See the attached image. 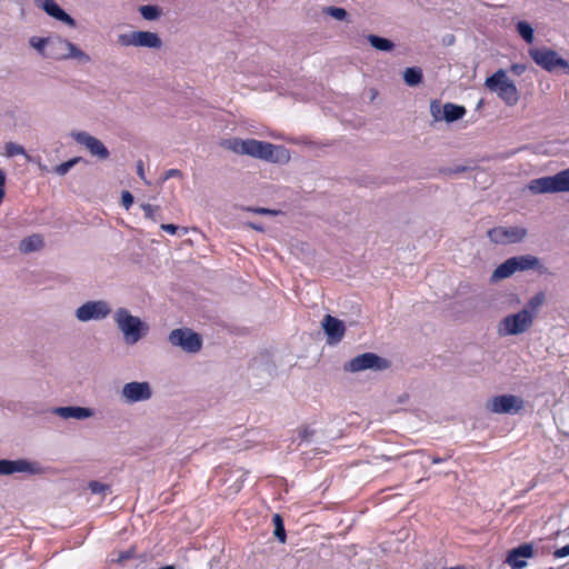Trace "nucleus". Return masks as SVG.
<instances>
[{
    "label": "nucleus",
    "instance_id": "nucleus-1",
    "mask_svg": "<svg viewBox=\"0 0 569 569\" xmlns=\"http://www.w3.org/2000/svg\"><path fill=\"white\" fill-rule=\"evenodd\" d=\"M221 147L237 154L249 156L272 163L284 164L290 161V152L286 147L267 141L233 137L222 140Z\"/></svg>",
    "mask_w": 569,
    "mask_h": 569
},
{
    "label": "nucleus",
    "instance_id": "nucleus-2",
    "mask_svg": "<svg viewBox=\"0 0 569 569\" xmlns=\"http://www.w3.org/2000/svg\"><path fill=\"white\" fill-rule=\"evenodd\" d=\"M113 321L122 333L127 345H136L148 332V325L139 317L133 316L127 308H118L113 312Z\"/></svg>",
    "mask_w": 569,
    "mask_h": 569
},
{
    "label": "nucleus",
    "instance_id": "nucleus-3",
    "mask_svg": "<svg viewBox=\"0 0 569 569\" xmlns=\"http://www.w3.org/2000/svg\"><path fill=\"white\" fill-rule=\"evenodd\" d=\"M485 86L490 91L496 92L509 107L516 106L519 101V91L513 81L508 79L503 69H499L488 77L485 81Z\"/></svg>",
    "mask_w": 569,
    "mask_h": 569
},
{
    "label": "nucleus",
    "instance_id": "nucleus-4",
    "mask_svg": "<svg viewBox=\"0 0 569 569\" xmlns=\"http://www.w3.org/2000/svg\"><path fill=\"white\" fill-rule=\"evenodd\" d=\"M527 188L533 194L569 192V168L555 176L532 179Z\"/></svg>",
    "mask_w": 569,
    "mask_h": 569
},
{
    "label": "nucleus",
    "instance_id": "nucleus-5",
    "mask_svg": "<svg viewBox=\"0 0 569 569\" xmlns=\"http://www.w3.org/2000/svg\"><path fill=\"white\" fill-rule=\"evenodd\" d=\"M47 57L54 60L76 59L82 63L91 61L88 53L79 49L74 43L62 39L61 37H50V46Z\"/></svg>",
    "mask_w": 569,
    "mask_h": 569
},
{
    "label": "nucleus",
    "instance_id": "nucleus-6",
    "mask_svg": "<svg viewBox=\"0 0 569 569\" xmlns=\"http://www.w3.org/2000/svg\"><path fill=\"white\" fill-rule=\"evenodd\" d=\"M533 315L521 309L516 313L503 317L497 326V331L501 337L519 336L527 332L533 326Z\"/></svg>",
    "mask_w": 569,
    "mask_h": 569
},
{
    "label": "nucleus",
    "instance_id": "nucleus-7",
    "mask_svg": "<svg viewBox=\"0 0 569 569\" xmlns=\"http://www.w3.org/2000/svg\"><path fill=\"white\" fill-rule=\"evenodd\" d=\"M390 367V361L373 352L361 353L345 363L343 370L356 373L365 370L382 371Z\"/></svg>",
    "mask_w": 569,
    "mask_h": 569
},
{
    "label": "nucleus",
    "instance_id": "nucleus-8",
    "mask_svg": "<svg viewBox=\"0 0 569 569\" xmlns=\"http://www.w3.org/2000/svg\"><path fill=\"white\" fill-rule=\"evenodd\" d=\"M529 56L537 66L548 72H555L556 70L561 69L566 73H569V62L552 49L531 48L529 49Z\"/></svg>",
    "mask_w": 569,
    "mask_h": 569
},
{
    "label": "nucleus",
    "instance_id": "nucleus-9",
    "mask_svg": "<svg viewBox=\"0 0 569 569\" xmlns=\"http://www.w3.org/2000/svg\"><path fill=\"white\" fill-rule=\"evenodd\" d=\"M168 341L187 353H197L202 348V338L190 328H177L170 331Z\"/></svg>",
    "mask_w": 569,
    "mask_h": 569
},
{
    "label": "nucleus",
    "instance_id": "nucleus-10",
    "mask_svg": "<svg viewBox=\"0 0 569 569\" xmlns=\"http://www.w3.org/2000/svg\"><path fill=\"white\" fill-rule=\"evenodd\" d=\"M118 43L121 47L160 49L162 40L157 32L151 31H131L118 36Z\"/></svg>",
    "mask_w": 569,
    "mask_h": 569
},
{
    "label": "nucleus",
    "instance_id": "nucleus-11",
    "mask_svg": "<svg viewBox=\"0 0 569 569\" xmlns=\"http://www.w3.org/2000/svg\"><path fill=\"white\" fill-rule=\"evenodd\" d=\"M112 313L110 303L106 300H89L78 307L74 317L80 322L101 321Z\"/></svg>",
    "mask_w": 569,
    "mask_h": 569
},
{
    "label": "nucleus",
    "instance_id": "nucleus-12",
    "mask_svg": "<svg viewBox=\"0 0 569 569\" xmlns=\"http://www.w3.org/2000/svg\"><path fill=\"white\" fill-rule=\"evenodd\" d=\"M153 392L148 381H131L123 385L120 400L127 405L143 402L151 399Z\"/></svg>",
    "mask_w": 569,
    "mask_h": 569
},
{
    "label": "nucleus",
    "instance_id": "nucleus-13",
    "mask_svg": "<svg viewBox=\"0 0 569 569\" xmlns=\"http://www.w3.org/2000/svg\"><path fill=\"white\" fill-rule=\"evenodd\" d=\"M523 400L513 395L496 396L488 400L486 408L499 415H515L523 408Z\"/></svg>",
    "mask_w": 569,
    "mask_h": 569
},
{
    "label": "nucleus",
    "instance_id": "nucleus-14",
    "mask_svg": "<svg viewBox=\"0 0 569 569\" xmlns=\"http://www.w3.org/2000/svg\"><path fill=\"white\" fill-rule=\"evenodd\" d=\"M527 233V229L522 227H496L489 229L487 236L493 243L509 244L522 241Z\"/></svg>",
    "mask_w": 569,
    "mask_h": 569
},
{
    "label": "nucleus",
    "instance_id": "nucleus-15",
    "mask_svg": "<svg viewBox=\"0 0 569 569\" xmlns=\"http://www.w3.org/2000/svg\"><path fill=\"white\" fill-rule=\"evenodd\" d=\"M70 136L76 142L83 146L91 156L97 157L100 160H106L109 158L110 152L102 143V141L91 136L87 131H72Z\"/></svg>",
    "mask_w": 569,
    "mask_h": 569
},
{
    "label": "nucleus",
    "instance_id": "nucleus-16",
    "mask_svg": "<svg viewBox=\"0 0 569 569\" xmlns=\"http://www.w3.org/2000/svg\"><path fill=\"white\" fill-rule=\"evenodd\" d=\"M40 471L41 468L37 462H31L27 459H0V476H10L13 473L36 475Z\"/></svg>",
    "mask_w": 569,
    "mask_h": 569
},
{
    "label": "nucleus",
    "instance_id": "nucleus-17",
    "mask_svg": "<svg viewBox=\"0 0 569 569\" xmlns=\"http://www.w3.org/2000/svg\"><path fill=\"white\" fill-rule=\"evenodd\" d=\"M321 327L327 336V343L328 345H337L339 343L346 332V326L343 321L339 320L338 318L327 315L323 317L321 321Z\"/></svg>",
    "mask_w": 569,
    "mask_h": 569
},
{
    "label": "nucleus",
    "instance_id": "nucleus-18",
    "mask_svg": "<svg viewBox=\"0 0 569 569\" xmlns=\"http://www.w3.org/2000/svg\"><path fill=\"white\" fill-rule=\"evenodd\" d=\"M535 550L532 543H523L517 548L511 549L507 556V563L512 569H522L527 566L526 559L532 558Z\"/></svg>",
    "mask_w": 569,
    "mask_h": 569
},
{
    "label": "nucleus",
    "instance_id": "nucleus-19",
    "mask_svg": "<svg viewBox=\"0 0 569 569\" xmlns=\"http://www.w3.org/2000/svg\"><path fill=\"white\" fill-rule=\"evenodd\" d=\"M51 413L62 419H76L86 420L94 416V410L87 407L68 406V407H54L51 409Z\"/></svg>",
    "mask_w": 569,
    "mask_h": 569
},
{
    "label": "nucleus",
    "instance_id": "nucleus-20",
    "mask_svg": "<svg viewBox=\"0 0 569 569\" xmlns=\"http://www.w3.org/2000/svg\"><path fill=\"white\" fill-rule=\"evenodd\" d=\"M511 260L513 262L516 272L517 271H528V270H536L540 274H547L549 273L548 268H546L540 259L532 254H523V256H516L511 257Z\"/></svg>",
    "mask_w": 569,
    "mask_h": 569
},
{
    "label": "nucleus",
    "instance_id": "nucleus-21",
    "mask_svg": "<svg viewBox=\"0 0 569 569\" xmlns=\"http://www.w3.org/2000/svg\"><path fill=\"white\" fill-rule=\"evenodd\" d=\"M38 6L50 17L74 28L76 20L68 14L54 0H38Z\"/></svg>",
    "mask_w": 569,
    "mask_h": 569
},
{
    "label": "nucleus",
    "instance_id": "nucleus-22",
    "mask_svg": "<svg viewBox=\"0 0 569 569\" xmlns=\"http://www.w3.org/2000/svg\"><path fill=\"white\" fill-rule=\"evenodd\" d=\"M516 272L511 258L499 264L491 273L490 281L498 282L511 277Z\"/></svg>",
    "mask_w": 569,
    "mask_h": 569
},
{
    "label": "nucleus",
    "instance_id": "nucleus-23",
    "mask_svg": "<svg viewBox=\"0 0 569 569\" xmlns=\"http://www.w3.org/2000/svg\"><path fill=\"white\" fill-rule=\"evenodd\" d=\"M43 239L40 234H31L21 240L19 250L22 253H31L43 248Z\"/></svg>",
    "mask_w": 569,
    "mask_h": 569
},
{
    "label": "nucleus",
    "instance_id": "nucleus-24",
    "mask_svg": "<svg viewBox=\"0 0 569 569\" xmlns=\"http://www.w3.org/2000/svg\"><path fill=\"white\" fill-rule=\"evenodd\" d=\"M466 114V109L462 106L447 102L443 104V120L453 122L461 119Z\"/></svg>",
    "mask_w": 569,
    "mask_h": 569
},
{
    "label": "nucleus",
    "instance_id": "nucleus-25",
    "mask_svg": "<svg viewBox=\"0 0 569 569\" xmlns=\"http://www.w3.org/2000/svg\"><path fill=\"white\" fill-rule=\"evenodd\" d=\"M546 301V295L542 291L535 293L527 302V305L522 308V310H527L530 315H533V320L538 317L539 310Z\"/></svg>",
    "mask_w": 569,
    "mask_h": 569
},
{
    "label": "nucleus",
    "instance_id": "nucleus-26",
    "mask_svg": "<svg viewBox=\"0 0 569 569\" xmlns=\"http://www.w3.org/2000/svg\"><path fill=\"white\" fill-rule=\"evenodd\" d=\"M367 39H368L369 43L371 44V47H373L376 50H379V51L389 52V51L393 50V48H395V43L387 38H382V37L376 36V34H369L367 37Z\"/></svg>",
    "mask_w": 569,
    "mask_h": 569
},
{
    "label": "nucleus",
    "instance_id": "nucleus-27",
    "mask_svg": "<svg viewBox=\"0 0 569 569\" xmlns=\"http://www.w3.org/2000/svg\"><path fill=\"white\" fill-rule=\"evenodd\" d=\"M403 80L410 87H416L422 82V71L420 68H407L403 72Z\"/></svg>",
    "mask_w": 569,
    "mask_h": 569
},
{
    "label": "nucleus",
    "instance_id": "nucleus-28",
    "mask_svg": "<svg viewBox=\"0 0 569 569\" xmlns=\"http://www.w3.org/2000/svg\"><path fill=\"white\" fill-rule=\"evenodd\" d=\"M139 12L144 20L154 21L161 16V9L157 6L146 4L139 8Z\"/></svg>",
    "mask_w": 569,
    "mask_h": 569
},
{
    "label": "nucleus",
    "instance_id": "nucleus-29",
    "mask_svg": "<svg viewBox=\"0 0 569 569\" xmlns=\"http://www.w3.org/2000/svg\"><path fill=\"white\" fill-rule=\"evenodd\" d=\"M272 522L274 525V531H273L274 537L281 543H284L287 536H286L284 525H283V520H282L281 516L279 513H274L272 517Z\"/></svg>",
    "mask_w": 569,
    "mask_h": 569
},
{
    "label": "nucleus",
    "instance_id": "nucleus-30",
    "mask_svg": "<svg viewBox=\"0 0 569 569\" xmlns=\"http://www.w3.org/2000/svg\"><path fill=\"white\" fill-rule=\"evenodd\" d=\"M556 421L559 430L563 435L569 436V408L561 409L556 417Z\"/></svg>",
    "mask_w": 569,
    "mask_h": 569
},
{
    "label": "nucleus",
    "instance_id": "nucleus-31",
    "mask_svg": "<svg viewBox=\"0 0 569 569\" xmlns=\"http://www.w3.org/2000/svg\"><path fill=\"white\" fill-rule=\"evenodd\" d=\"M82 161L81 157H74L66 162H62L53 168V172L62 177L67 174L77 163Z\"/></svg>",
    "mask_w": 569,
    "mask_h": 569
},
{
    "label": "nucleus",
    "instance_id": "nucleus-32",
    "mask_svg": "<svg viewBox=\"0 0 569 569\" xmlns=\"http://www.w3.org/2000/svg\"><path fill=\"white\" fill-rule=\"evenodd\" d=\"M517 31L526 42L531 43L533 41V28L527 21H519Z\"/></svg>",
    "mask_w": 569,
    "mask_h": 569
},
{
    "label": "nucleus",
    "instance_id": "nucleus-33",
    "mask_svg": "<svg viewBox=\"0 0 569 569\" xmlns=\"http://www.w3.org/2000/svg\"><path fill=\"white\" fill-rule=\"evenodd\" d=\"M4 154L8 158H12V157H16V156H26L27 159H30L27 156L24 148L21 144L12 142V141L7 142L4 144Z\"/></svg>",
    "mask_w": 569,
    "mask_h": 569
},
{
    "label": "nucleus",
    "instance_id": "nucleus-34",
    "mask_svg": "<svg viewBox=\"0 0 569 569\" xmlns=\"http://www.w3.org/2000/svg\"><path fill=\"white\" fill-rule=\"evenodd\" d=\"M29 43L32 48L38 50L42 56L47 57V52H44V48L49 49L50 37L49 38L32 37V38H30Z\"/></svg>",
    "mask_w": 569,
    "mask_h": 569
},
{
    "label": "nucleus",
    "instance_id": "nucleus-35",
    "mask_svg": "<svg viewBox=\"0 0 569 569\" xmlns=\"http://www.w3.org/2000/svg\"><path fill=\"white\" fill-rule=\"evenodd\" d=\"M322 12L339 21L345 20L348 16L347 11L343 8L332 6L325 7L322 9Z\"/></svg>",
    "mask_w": 569,
    "mask_h": 569
},
{
    "label": "nucleus",
    "instance_id": "nucleus-36",
    "mask_svg": "<svg viewBox=\"0 0 569 569\" xmlns=\"http://www.w3.org/2000/svg\"><path fill=\"white\" fill-rule=\"evenodd\" d=\"M430 113L435 121L443 120V106L438 100H432L430 102Z\"/></svg>",
    "mask_w": 569,
    "mask_h": 569
},
{
    "label": "nucleus",
    "instance_id": "nucleus-37",
    "mask_svg": "<svg viewBox=\"0 0 569 569\" xmlns=\"http://www.w3.org/2000/svg\"><path fill=\"white\" fill-rule=\"evenodd\" d=\"M88 487L91 490V492L96 495H104L110 489L109 485L101 483L96 480L90 481Z\"/></svg>",
    "mask_w": 569,
    "mask_h": 569
},
{
    "label": "nucleus",
    "instance_id": "nucleus-38",
    "mask_svg": "<svg viewBox=\"0 0 569 569\" xmlns=\"http://www.w3.org/2000/svg\"><path fill=\"white\" fill-rule=\"evenodd\" d=\"M140 207L143 210L146 218L150 219L153 222L157 221L156 211H158V209H159L158 206H152V204H149V203H142Z\"/></svg>",
    "mask_w": 569,
    "mask_h": 569
},
{
    "label": "nucleus",
    "instance_id": "nucleus-39",
    "mask_svg": "<svg viewBox=\"0 0 569 569\" xmlns=\"http://www.w3.org/2000/svg\"><path fill=\"white\" fill-rule=\"evenodd\" d=\"M248 211H251V212H254V213H258V214H270V216H277L279 213V211L277 210H272V209H268V208H261V207H257V208H247Z\"/></svg>",
    "mask_w": 569,
    "mask_h": 569
},
{
    "label": "nucleus",
    "instance_id": "nucleus-40",
    "mask_svg": "<svg viewBox=\"0 0 569 569\" xmlns=\"http://www.w3.org/2000/svg\"><path fill=\"white\" fill-rule=\"evenodd\" d=\"M121 203L128 210L133 203V196L129 191H122Z\"/></svg>",
    "mask_w": 569,
    "mask_h": 569
},
{
    "label": "nucleus",
    "instance_id": "nucleus-41",
    "mask_svg": "<svg viewBox=\"0 0 569 569\" xmlns=\"http://www.w3.org/2000/svg\"><path fill=\"white\" fill-rule=\"evenodd\" d=\"M527 70V66L523 63H513L510 67V71L516 76H521Z\"/></svg>",
    "mask_w": 569,
    "mask_h": 569
},
{
    "label": "nucleus",
    "instance_id": "nucleus-42",
    "mask_svg": "<svg viewBox=\"0 0 569 569\" xmlns=\"http://www.w3.org/2000/svg\"><path fill=\"white\" fill-rule=\"evenodd\" d=\"M137 174L140 177V179L143 180L146 184H150V182L146 179L144 176V164L142 160L137 161Z\"/></svg>",
    "mask_w": 569,
    "mask_h": 569
},
{
    "label": "nucleus",
    "instance_id": "nucleus-43",
    "mask_svg": "<svg viewBox=\"0 0 569 569\" xmlns=\"http://www.w3.org/2000/svg\"><path fill=\"white\" fill-rule=\"evenodd\" d=\"M133 557V549H130V550H127V551H122L119 553L118 558H117V562L119 563H122L124 562L126 560L130 559Z\"/></svg>",
    "mask_w": 569,
    "mask_h": 569
},
{
    "label": "nucleus",
    "instance_id": "nucleus-44",
    "mask_svg": "<svg viewBox=\"0 0 569 569\" xmlns=\"http://www.w3.org/2000/svg\"><path fill=\"white\" fill-rule=\"evenodd\" d=\"M556 558H563L569 556V545H566L553 552Z\"/></svg>",
    "mask_w": 569,
    "mask_h": 569
},
{
    "label": "nucleus",
    "instance_id": "nucleus-45",
    "mask_svg": "<svg viewBox=\"0 0 569 569\" xmlns=\"http://www.w3.org/2000/svg\"><path fill=\"white\" fill-rule=\"evenodd\" d=\"M174 177L181 178L182 172L179 169H170V170L166 171L163 180H168V179L174 178Z\"/></svg>",
    "mask_w": 569,
    "mask_h": 569
},
{
    "label": "nucleus",
    "instance_id": "nucleus-46",
    "mask_svg": "<svg viewBox=\"0 0 569 569\" xmlns=\"http://www.w3.org/2000/svg\"><path fill=\"white\" fill-rule=\"evenodd\" d=\"M313 435V431L312 430H309L308 428H303L299 431V437L301 438V440H309Z\"/></svg>",
    "mask_w": 569,
    "mask_h": 569
},
{
    "label": "nucleus",
    "instance_id": "nucleus-47",
    "mask_svg": "<svg viewBox=\"0 0 569 569\" xmlns=\"http://www.w3.org/2000/svg\"><path fill=\"white\" fill-rule=\"evenodd\" d=\"M160 228L163 230V231H167L169 233H176L177 230H178V227L176 224H172V223H162L160 226Z\"/></svg>",
    "mask_w": 569,
    "mask_h": 569
},
{
    "label": "nucleus",
    "instance_id": "nucleus-48",
    "mask_svg": "<svg viewBox=\"0 0 569 569\" xmlns=\"http://www.w3.org/2000/svg\"><path fill=\"white\" fill-rule=\"evenodd\" d=\"M249 228L253 229V230H257L259 232H263L264 229L261 224H258V223H254V222H248L247 224Z\"/></svg>",
    "mask_w": 569,
    "mask_h": 569
},
{
    "label": "nucleus",
    "instance_id": "nucleus-49",
    "mask_svg": "<svg viewBox=\"0 0 569 569\" xmlns=\"http://www.w3.org/2000/svg\"><path fill=\"white\" fill-rule=\"evenodd\" d=\"M466 169H467L466 167H457V168L450 170V172L460 173V172L466 171Z\"/></svg>",
    "mask_w": 569,
    "mask_h": 569
},
{
    "label": "nucleus",
    "instance_id": "nucleus-50",
    "mask_svg": "<svg viewBox=\"0 0 569 569\" xmlns=\"http://www.w3.org/2000/svg\"><path fill=\"white\" fill-rule=\"evenodd\" d=\"M441 461H442V459H441V458H438V457H433V458H432V462H433V463H439V462H441Z\"/></svg>",
    "mask_w": 569,
    "mask_h": 569
},
{
    "label": "nucleus",
    "instance_id": "nucleus-51",
    "mask_svg": "<svg viewBox=\"0 0 569 569\" xmlns=\"http://www.w3.org/2000/svg\"><path fill=\"white\" fill-rule=\"evenodd\" d=\"M422 455L420 452L412 453V458L421 457Z\"/></svg>",
    "mask_w": 569,
    "mask_h": 569
}]
</instances>
